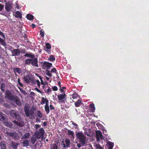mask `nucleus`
<instances>
[{"mask_svg":"<svg viewBox=\"0 0 149 149\" xmlns=\"http://www.w3.org/2000/svg\"><path fill=\"white\" fill-rule=\"evenodd\" d=\"M77 147L78 148H80L81 146V144L80 143H77Z\"/></svg>","mask_w":149,"mask_h":149,"instance_id":"nucleus-60","label":"nucleus"},{"mask_svg":"<svg viewBox=\"0 0 149 149\" xmlns=\"http://www.w3.org/2000/svg\"><path fill=\"white\" fill-rule=\"evenodd\" d=\"M4 6L3 5L0 3V11L2 10L4 8Z\"/></svg>","mask_w":149,"mask_h":149,"instance_id":"nucleus-50","label":"nucleus"},{"mask_svg":"<svg viewBox=\"0 0 149 149\" xmlns=\"http://www.w3.org/2000/svg\"><path fill=\"white\" fill-rule=\"evenodd\" d=\"M36 122L37 123H40V119H39V118L38 117H37L36 118Z\"/></svg>","mask_w":149,"mask_h":149,"instance_id":"nucleus-56","label":"nucleus"},{"mask_svg":"<svg viewBox=\"0 0 149 149\" xmlns=\"http://www.w3.org/2000/svg\"><path fill=\"white\" fill-rule=\"evenodd\" d=\"M17 120V121L16 120H14L13 121V122L17 125L19 127H23L24 126V122L22 121L21 119V117H20V119H16Z\"/></svg>","mask_w":149,"mask_h":149,"instance_id":"nucleus-7","label":"nucleus"},{"mask_svg":"<svg viewBox=\"0 0 149 149\" xmlns=\"http://www.w3.org/2000/svg\"><path fill=\"white\" fill-rule=\"evenodd\" d=\"M10 51L11 52L12 56H18L20 54L21 52L20 49H14L11 50Z\"/></svg>","mask_w":149,"mask_h":149,"instance_id":"nucleus-6","label":"nucleus"},{"mask_svg":"<svg viewBox=\"0 0 149 149\" xmlns=\"http://www.w3.org/2000/svg\"><path fill=\"white\" fill-rule=\"evenodd\" d=\"M49 107H50V109L51 110L54 109V106H53V105H52V104H50Z\"/></svg>","mask_w":149,"mask_h":149,"instance_id":"nucleus-55","label":"nucleus"},{"mask_svg":"<svg viewBox=\"0 0 149 149\" xmlns=\"http://www.w3.org/2000/svg\"><path fill=\"white\" fill-rule=\"evenodd\" d=\"M0 146L2 149H5L6 145V142L4 141H2L0 143Z\"/></svg>","mask_w":149,"mask_h":149,"instance_id":"nucleus-22","label":"nucleus"},{"mask_svg":"<svg viewBox=\"0 0 149 149\" xmlns=\"http://www.w3.org/2000/svg\"><path fill=\"white\" fill-rule=\"evenodd\" d=\"M66 96V95L65 93L64 94H61L58 95V102L60 103H64L65 102L63 101V100L64 99Z\"/></svg>","mask_w":149,"mask_h":149,"instance_id":"nucleus-9","label":"nucleus"},{"mask_svg":"<svg viewBox=\"0 0 149 149\" xmlns=\"http://www.w3.org/2000/svg\"><path fill=\"white\" fill-rule=\"evenodd\" d=\"M38 60L37 58H28L24 60V64L26 65H32L33 67H38Z\"/></svg>","mask_w":149,"mask_h":149,"instance_id":"nucleus-1","label":"nucleus"},{"mask_svg":"<svg viewBox=\"0 0 149 149\" xmlns=\"http://www.w3.org/2000/svg\"><path fill=\"white\" fill-rule=\"evenodd\" d=\"M36 137H31V141L33 144H34L36 141Z\"/></svg>","mask_w":149,"mask_h":149,"instance_id":"nucleus-40","label":"nucleus"},{"mask_svg":"<svg viewBox=\"0 0 149 149\" xmlns=\"http://www.w3.org/2000/svg\"><path fill=\"white\" fill-rule=\"evenodd\" d=\"M52 89L53 91H57L58 89L57 87L56 86H54L53 87H52Z\"/></svg>","mask_w":149,"mask_h":149,"instance_id":"nucleus-51","label":"nucleus"},{"mask_svg":"<svg viewBox=\"0 0 149 149\" xmlns=\"http://www.w3.org/2000/svg\"><path fill=\"white\" fill-rule=\"evenodd\" d=\"M13 70L16 76L17 75L16 72H17L19 74H20L22 72L21 69L19 68H14Z\"/></svg>","mask_w":149,"mask_h":149,"instance_id":"nucleus-15","label":"nucleus"},{"mask_svg":"<svg viewBox=\"0 0 149 149\" xmlns=\"http://www.w3.org/2000/svg\"><path fill=\"white\" fill-rule=\"evenodd\" d=\"M77 138L79 140L82 146L86 144V137L82 132H79L76 134Z\"/></svg>","mask_w":149,"mask_h":149,"instance_id":"nucleus-2","label":"nucleus"},{"mask_svg":"<svg viewBox=\"0 0 149 149\" xmlns=\"http://www.w3.org/2000/svg\"><path fill=\"white\" fill-rule=\"evenodd\" d=\"M47 71V75L49 77H51L52 76V74L50 73L49 72V70Z\"/></svg>","mask_w":149,"mask_h":149,"instance_id":"nucleus-49","label":"nucleus"},{"mask_svg":"<svg viewBox=\"0 0 149 149\" xmlns=\"http://www.w3.org/2000/svg\"><path fill=\"white\" fill-rule=\"evenodd\" d=\"M36 110V109L34 107H33L29 110V115H26L27 117H29L30 119L34 118V111Z\"/></svg>","mask_w":149,"mask_h":149,"instance_id":"nucleus-4","label":"nucleus"},{"mask_svg":"<svg viewBox=\"0 0 149 149\" xmlns=\"http://www.w3.org/2000/svg\"><path fill=\"white\" fill-rule=\"evenodd\" d=\"M24 56L25 57H28L30 58H33L35 57V55L34 54H31L28 53H26L24 55Z\"/></svg>","mask_w":149,"mask_h":149,"instance_id":"nucleus-29","label":"nucleus"},{"mask_svg":"<svg viewBox=\"0 0 149 149\" xmlns=\"http://www.w3.org/2000/svg\"><path fill=\"white\" fill-rule=\"evenodd\" d=\"M42 100L41 101V103L42 104H44L45 103V99H46V98H45L44 97H42Z\"/></svg>","mask_w":149,"mask_h":149,"instance_id":"nucleus-45","label":"nucleus"},{"mask_svg":"<svg viewBox=\"0 0 149 149\" xmlns=\"http://www.w3.org/2000/svg\"><path fill=\"white\" fill-rule=\"evenodd\" d=\"M82 103H81V100L80 99H79L75 103V106L76 107H78L80 106L81 104Z\"/></svg>","mask_w":149,"mask_h":149,"instance_id":"nucleus-26","label":"nucleus"},{"mask_svg":"<svg viewBox=\"0 0 149 149\" xmlns=\"http://www.w3.org/2000/svg\"><path fill=\"white\" fill-rule=\"evenodd\" d=\"M36 117L38 116L40 118H41L42 117V113L40 111L38 110L37 113L36 114Z\"/></svg>","mask_w":149,"mask_h":149,"instance_id":"nucleus-31","label":"nucleus"},{"mask_svg":"<svg viewBox=\"0 0 149 149\" xmlns=\"http://www.w3.org/2000/svg\"><path fill=\"white\" fill-rule=\"evenodd\" d=\"M49 87L48 88L47 90V92L48 94H50L52 92V90L50 87Z\"/></svg>","mask_w":149,"mask_h":149,"instance_id":"nucleus-44","label":"nucleus"},{"mask_svg":"<svg viewBox=\"0 0 149 149\" xmlns=\"http://www.w3.org/2000/svg\"><path fill=\"white\" fill-rule=\"evenodd\" d=\"M19 145L17 143H15L12 141L11 143V146L13 149H17V146Z\"/></svg>","mask_w":149,"mask_h":149,"instance_id":"nucleus-19","label":"nucleus"},{"mask_svg":"<svg viewBox=\"0 0 149 149\" xmlns=\"http://www.w3.org/2000/svg\"><path fill=\"white\" fill-rule=\"evenodd\" d=\"M46 48L45 50L47 51L48 53H49L48 52H50V51L48 50V49H50L51 48V46L49 43H46L45 45Z\"/></svg>","mask_w":149,"mask_h":149,"instance_id":"nucleus-27","label":"nucleus"},{"mask_svg":"<svg viewBox=\"0 0 149 149\" xmlns=\"http://www.w3.org/2000/svg\"><path fill=\"white\" fill-rule=\"evenodd\" d=\"M65 142L67 146V148L69 147V145L70 144V141L69 139H66L65 140Z\"/></svg>","mask_w":149,"mask_h":149,"instance_id":"nucleus-33","label":"nucleus"},{"mask_svg":"<svg viewBox=\"0 0 149 149\" xmlns=\"http://www.w3.org/2000/svg\"><path fill=\"white\" fill-rule=\"evenodd\" d=\"M12 4L9 2H8L5 4V8L7 12H9L12 9Z\"/></svg>","mask_w":149,"mask_h":149,"instance_id":"nucleus-10","label":"nucleus"},{"mask_svg":"<svg viewBox=\"0 0 149 149\" xmlns=\"http://www.w3.org/2000/svg\"><path fill=\"white\" fill-rule=\"evenodd\" d=\"M26 17L28 19L30 20H32L34 18V16L33 15L29 14L27 15Z\"/></svg>","mask_w":149,"mask_h":149,"instance_id":"nucleus-30","label":"nucleus"},{"mask_svg":"<svg viewBox=\"0 0 149 149\" xmlns=\"http://www.w3.org/2000/svg\"><path fill=\"white\" fill-rule=\"evenodd\" d=\"M23 79L26 83H29L30 80H31V77L28 74L26 76L24 75L23 77Z\"/></svg>","mask_w":149,"mask_h":149,"instance_id":"nucleus-13","label":"nucleus"},{"mask_svg":"<svg viewBox=\"0 0 149 149\" xmlns=\"http://www.w3.org/2000/svg\"><path fill=\"white\" fill-rule=\"evenodd\" d=\"M29 110V106L28 105H25L24 107V111L26 115H29L28 111Z\"/></svg>","mask_w":149,"mask_h":149,"instance_id":"nucleus-18","label":"nucleus"},{"mask_svg":"<svg viewBox=\"0 0 149 149\" xmlns=\"http://www.w3.org/2000/svg\"><path fill=\"white\" fill-rule=\"evenodd\" d=\"M0 35L2 36L4 38H5V35L0 30Z\"/></svg>","mask_w":149,"mask_h":149,"instance_id":"nucleus-52","label":"nucleus"},{"mask_svg":"<svg viewBox=\"0 0 149 149\" xmlns=\"http://www.w3.org/2000/svg\"><path fill=\"white\" fill-rule=\"evenodd\" d=\"M68 134L70 136H70V137L71 139H74V133L73 131L68 130Z\"/></svg>","mask_w":149,"mask_h":149,"instance_id":"nucleus-21","label":"nucleus"},{"mask_svg":"<svg viewBox=\"0 0 149 149\" xmlns=\"http://www.w3.org/2000/svg\"><path fill=\"white\" fill-rule=\"evenodd\" d=\"M45 106H48V103H49V101L48 100H47L46 98V99H45Z\"/></svg>","mask_w":149,"mask_h":149,"instance_id":"nucleus-53","label":"nucleus"},{"mask_svg":"<svg viewBox=\"0 0 149 149\" xmlns=\"http://www.w3.org/2000/svg\"><path fill=\"white\" fill-rule=\"evenodd\" d=\"M52 149H58L56 143H54L52 145Z\"/></svg>","mask_w":149,"mask_h":149,"instance_id":"nucleus-43","label":"nucleus"},{"mask_svg":"<svg viewBox=\"0 0 149 149\" xmlns=\"http://www.w3.org/2000/svg\"><path fill=\"white\" fill-rule=\"evenodd\" d=\"M17 82H18V84L21 87H22L23 86V84L20 82V79L19 78L17 80Z\"/></svg>","mask_w":149,"mask_h":149,"instance_id":"nucleus-46","label":"nucleus"},{"mask_svg":"<svg viewBox=\"0 0 149 149\" xmlns=\"http://www.w3.org/2000/svg\"><path fill=\"white\" fill-rule=\"evenodd\" d=\"M58 86L60 87V88H61V84L60 81H58Z\"/></svg>","mask_w":149,"mask_h":149,"instance_id":"nucleus-63","label":"nucleus"},{"mask_svg":"<svg viewBox=\"0 0 149 149\" xmlns=\"http://www.w3.org/2000/svg\"><path fill=\"white\" fill-rule=\"evenodd\" d=\"M45 109L46 112V113L48 114L50 111V110L49 109V106H45Z\"/></svg>","mask_w":149,"mask_h":149,"instance_id":"nucleus-37","label":"nucleus"},{"mask_svg":"<svg viewBox=\"0 0 149 149\" xmlns=\"http://www.w3.org/2000/svg\"><path fill=\"white\" fill-rule=\"evenodd\" d=\"M13 98V100L15 103L18 106H20L22 105V103L19 99V98L17 96H15Z\"/></svg>","mask_w":149,"mask_h":149,"instance_id":"nucleus-8","label":"nucleus"},{"mask_svg":"<svg viewBox=\"0 0 149 149\" xmlns=\"http://www.w3.org/2000/svg\"><path fill=\"white\" fill-rule=\"evenodd\" d=\"M31 26H32V27L33 28H34L35 27V26H36V25L35 24H32L31 25Z\"/></svg>","mask_w":149,"mask_h":149,"instance_id":"nucleus-64","label":"nucleus"},{"mask_svg":"<svg viewBox=\"0 0 149 149\" xmlns=\"http://www.w3.org/2000/svg\"><path fill=\"white\" fill-rule=\"evenodd\" d=\"M10 115L13 117L15 118L16 119H20L21 117L20 115L14 110H12L10 112Z\"/></svg>","mask_w":149,"mask_h":149,"instance_id":"nucleus-5","label":"nucleus"},{"mask_svg":"<svg viewBox=\"0 0 149 149\" xmlns=\"http://www.w3.org/2000/svg\"><path fill=\"white\" fill-rule=\"evenodd\" d=\"M35 135L36 138L37 139H39L41 137H43V136L41 135L40 133L39 132L37 131L35 133Z\"/></svg>","mask_w":149,"mask_h":149,"instance_id":"nucleus-24","label":"nucleus"},{"mask_svg":"<svg viewBox=\"0 0 149 149\" xmlns=\"http://www.w3.org/2000/svg\"><path fill=\"white\" fill-rule=\"evenodd\" d=\"M79 97V95L76 93H73L72 95V98L74 99H77Z\"/></svg>","mask_w":149,"mask_h":149,"instance_id":"nucleus-39","label":"nucleus"},{"mask_svg":"<svg viewBox=\"0 0 149 149\" xmlns=\"http://www.w3.org/2000/svg\"><path fill=\"white\" fill-rule=\"evenodd\" d=\"M3 123L9 127H11L12 126V124L11 123L8 122L5 119V120L3 121Z\"/></svg>","mask_w":149,"mask_h":149,"instance_id":"nucleus-17","label":"nucleus"},{"mask_svg":"<svg viewBox=\"0 0 149 149\" xmlns=\"http://www.w3.org/2000/svg\"><path fill=\"white\" fill-rule=\"evenodd\" d=\"M55 57L52 55H50L49 57L48 58V60L51 61H53L55 60Z\"/></svg>","mask_w":149,"mask_h":149,"instance_id":"nucleus-35","label":"nucleus"},{"mask_svg":"<svg viewBox=\"0 0 149 149\" xmlns=\"http://www.w3.org/2000/svg\"><path fill=\"white\" fill-rule=\"evenodd\" d=\"M96 137L97 140V141H99L100 139H102L103 136L102 133L100 131H98L96 133Z\"/></svg>","mask_w":149,"mask_h":149,"instance_id":"nucleus-11","label":"nucleus"},{"mask_svg":"<svg viewBox=\"0 0 149 149\" xmlns=\"http://www.w3.org/2000/svg\"><path fill=\"white\" fill-rule=\"evenodd\" d=\"M40 35L42 37H44L45 35L44 31L41 30L40 31Z\"/></svg>","mask_w":149,"mask_h":149,"instance_id":"nucleus-42","label":"nucleus"},{"mask_svg":"<svg viewBox=\"0 0 149 149\" xmlns=\"http://www.w3.org/2000/svg\"><path fill=\"white\" fill-rule=\"evenodd\" d=\"M29 140H24L22 143L23 146L27 147L29 146Z\"/></svg>","mask_w":149,"mask_h":149,"instance_id":"nucleus-20","label":"nucleus"},{"mask_svg":"<svg viewBox=\"0 0 149 149\" xmlns=\"http://www.w3.org/2000/svg\"><path fill=\"white\" fill-rule=\"evenodd\" d=\"M35 90L37 91L38 92L40 93L41 94H42L43 92H42L41 91L39 90L37 88H34Z\"/></svg>","mask_w":149,"mask_h":149,"instance_id":"nucleus-47","label":"nucleus"},{"mask_svg":"<svg viewBox=\"0 0 149 149\" xmlns=\"http://www.w3.org/2000/svg\"><path fill=\"white\" fill-rule=\"evenodd\" d=\"M39 132L40 133V134L43 136L45 132V130L43 129L42 128L39 130Z\"/></svg>","mask_w":149,"mask_h":149,"instance_id":"nucleus-38","label":"nucleus"},{"mask_svg":"<svg viewBox=\"0 0 149 149\" xmlns=\"http://www.w3.org/2000/svg\"><path fill=\"white\" fill-rule=\"evenodd\" d=\"M21 92L24 95H25L27 94V93L23 89L21 90Z\"/></svg>","mask_w":149,"mask_h":149,"instance_id":"nucleus-54","label":"nucleus"},{"mask_svg":"<svg viewBox=\"0 0 149 149\" xmlns=\"http://www.w3.org/2000/svg\"><path fill=\"white\" fill-rule=\"evenodd\" d=\"M47 125V122H44L43 123V126H45Z\"/></svg>","mask_w":149,"mask_h":149,"instance_id":"nucleus-62","label":"nucleus"},{"mask_svg":"<svg viewBox=\"0 0 149 149\" xmlns=\"http://www.w3.org/2000/svg\"><path fill=\"white\" fill-rule=\"evenodd\" d=\"M5 116V115L4 114L0 112V120H1L3 121L5 120L6 119Z\"/></svg>","mask_w":149,"mask_h":149,"instance_id":"nucleus-25","label":"nucleus"},{"mask_svg":"<svg viewBox=\"0 0 149 149\" xmlns=\"http://www.w3.org/2000/svg\"><path fill=\"white\" fill-rule=\"evenodd\" d=\"M10 135L15 140L19 138L18 135L17 133L15 132L10 133Z\"/></svg>","mask_w":149,"mask_h":149,"instance_id":"nucleus-16","label":"nucleus"},{"mask_svg":"<svg viewBox=\"0 0 149 149\" xmlns=\"http://www.w3.org/2000/svg\"><path fill=\"white\" fill-rule=\"evenodd\" d=\"M6 86L5 84L3 83L1 84V86L0 87L1 89V91L3 92L5 91V88Z\"/></svg>","mask_w":149,"mask_h":149,"instance_id":"nucleus-36","label":"nucleus"},{"mask_svg":"<svg viewBox=\"0 0 149 149\" xmlns=\"http://www.w3.org/2000/svg\"><path fill=\"white\" fill-rule=\"evenodd\" d=\"M114 143L112 142H109L105 146L106 149H112L113 147Z\"/></svg>","mask_w":149,"mask_h":149,"instance_id":"nucleus-14","label":"nucleus"},{"mask_svg":"<svg viewBox=\"0 0 149 149\" xmlns=\"http://www.w3.org/2000/svg\"><path fill=\"white\" fill-rule=\"evenodd\" d=\"M5 38H4V40H3L0 37V43L1 45H3V46H5L6 45V43L5 42Z\"/></svg>","mask_w":149,"mask_h":149,"instance_id":"nucleus-34","label":"nucleus"},{"mask_svg":"<svg viewBox=\"0 0 149 149\" xmlns=\"http://www.w3.org/2000/svg\"><path fill=\"white\" fill-rule=\"evenodd\" d=\"M72 124L76 127L75 128H77V127L78 126V125L76 123L72 122Z\"/></svg>","mask_w":149,"mask_h":149,"instance_id":"nucleus-57","label":"nucleus"},{"mask_svg":"<svg viewBox=\"0 0 149 149\" xmlns=\"http://www.w3.org/2000/svg\"><path fill=\"white\" fill-rule=\"evenodd\" d=\"M43 64L44 65L43 66H42V67L44 68H46L48 70L49 69L52 65V63L45 61L43 62Z\"/></svg>","mask_w":149,"mask_h":149,"instance_id":"nucleus-12","label":"nucleus"},{"mask_svg":"<svg viewBox=\"0 0 149 149\" xmlns=\"http://www.w3.org/2000/svg\"><path fill=\"white\" fill-rule=\"evenodd\" d=\"M95 147L96 149H104L99 144H96L95 145Z\"/></svg>","mask_w":149,"mask_h":149,"instance_id":"nucleus-41","label":"nucleus"},{"mask_svg":"<svg viewBox=\"0 0 149 149\" xmlns=\"http://www.w3.org/2000/svg\"><path fill=\"white\" fill-rule=\"evenodd\" d=\"M57 70L55 68L52 69L51 70V72H55L56 73Z\"/></svg>","mask_w":149,"mask_h":149,"instance_id":"nucleus-48","label":"nucleus"},{"mask_svg":"<svg viewBox=\"0 0 149 149\" xmlns=\"http://www.w3.org/2000/svg\"><path fill=\"white\" fill-rule=\"evenodd\" d=\"M21 52L23 54L26 53V50L25 49H23L21 50Z\"/></svg>","mask_w":149,"mask_h":149,"instance_id":"nucleus-61","label":"nucleus"},{"mask_svg":"<svg viewBox=\"0 0 149 149\" xmlns=\"http://www.w3.org/2000/svg\"><path fill=\"white\" fill-rule=\"evenodd\" d=\"M30 135V134L28 133H26L23 135L22 137V139H28Z\"/></svg>","mask_w":149,"mask_h":149,"instance_id":"nucleus-32","label":"nucleus"},{"mask_svg":"<svg viewBox=\"0 0 149 149\" xmlns=\"http://www.w3.org/2000/svg\"><path fill=\"white\" fill-rule=\"evenodd\" d=\"M89 106L90 111L92 112H94L95 110L94 104L93 103L91 104Z\"/></svg>","mask_w":149,"mask_h":149,"instance_id":"nucleus-23","label":"nucleus"},{"mask_svg":"<svg viewBox=\"0 0 149 149\" xmlns=\"http://www.w3.org/2000/svg\"><path fill=\"white\" fill-rule=\"evenodd\" d=\"M40 127V125H38V124H36L35 125V128L36 129V130H37V129Z\"/></svg>","mask_w":149,"mask_h":149,"instance_id":"nucleus-58","label":"nucleus"},{"mask_svg":"<svg viewBox=\"0 0 149 149\" xmlns=\"http://www.w3.org/2000/svg\"><path fill=\"white\" fill-rule=\"evenodd\" d=\"M22 13L19 11H17L15 13V17L16 18H22Z\"/></svg>","mask_w":149,"mask_h":149,"instance_id":"nucleus-28","label":"nucleus"},{"mask_svg":"<svg viewBox=\"0 0 149 149\" xmlns=\"http://www.w3.org/2000/svg\"><path fill=\"white\" fill-rule=\"evenodd\" d=\"M30 95H33L34 97L35 96V93L33 92H31L30 93Z\"/></svg>","mask_w":149,"mask_h":149,"instance_id":"nucleus-59","label":"nucleus"},{"mask_svg":"<svg viewBox=\"0 0 149 149\" xmlns=\"http://www.w3.org/2000/svg\"><path fill=\"white\" fill-rule=\"evenodd\" d=\"M6 97L9 100L13 101V98L15 96V95H13L11 92L8 90H7L6 91L5 93Z\"/></svg>","mask_w":149,"mask_h":149,"instance_id":"nucleus-3","label":"nucleus"}]
</instances>
